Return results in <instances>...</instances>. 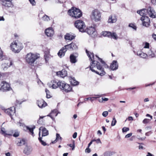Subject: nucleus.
<instances>
[{"mask_svg": "<svg viewBox=\"0 0 156 156\" xmlns=\"http://www.w3.org/2000/svg\"><path fill=\"white\" fill-rule=\"evenodd\" d=\"M86 52L90 59L92 61L90 67V69L93 72H95L97 74L101 76H103L105 74L104 68L100 65V63L94 60V55L93 53L90 52L86 50Z\"/></svg>", "mask_w": 156, "mask_h": 156, "instance_id": "f257e3e1", "label": "nucleus"}, {"mask_svg": "<svg viewBox=\"0 0 156 156\" xmlns=\"http://www.w3.org/2000/svg\"><path fill=\"white\" fill-rule=\"evenodd\" d=\"M137 12L142 16H146L147 15L152 18L156 17L155 11L151 7H149L147 9H144L138 10Z\"/></svg>", "mask_w": 156, "mask_h": 156, "instance_id": "f03ea898", "label": "nucleus"}, {"mask_svg": "<svg viewBox=\"0 0 156 156\" xmlns=\"http://www.w3.org/2000/svg\"><path fill=\"white\" fill-rule=\"evenodd\" d=\"M39 57V54L29 53L26 55L25 58L27 63L30 65H32L35 60Z\"/></svg>", "mask_w": 156, "mask_h": 156, "instance_id": "7ed1b4c3", "label": "nucleus"}, {"mask_svg": "<svg viewBox=\"0 0 156 156\" xmlns=\"http://www.w3.org/2000/svg\"><path fill=\"white\" fill-rule=\"evenodd\" d=\"M68 13L70 16L74 18H79L82 15L80 10L76 8L72 7L68 10Z\"/></svg>", "mask_w": 156, "mask_h": 156, "instance_id": "20e7f679", "label": "nucleus"}, {"mask_svg": "<svg viewBox=\"0 0 156 156\" xmlns=\"http://www.w3.org/2000/svg\"><path fill=\"white\" fill-rule=\"evenodd\" d=\"M90 17L91 19L95 22L100 21L101 18V13L97 9H95L92 11Z\"/></svg>", "mask_w": 156, "mask_h": 156, "instance_id": "39448f33", "label": "nucleus"}, {"mask_svg": "<svg viewBox=\"0 0 156 156\" xmlns=\"http://www.w3.org/2000/svg\"><path fill=\"white\" fill-rule=\"evenodd\" d=\"M23 46L20 43H17L16 41L13 42L12 43L11 45V49L16 53H18L23 48Z\"/></svg>", "mask_w": 156, "mask_h": 156, "instance_id": "423d86ee", "label": "nucleus"}, {"mask_svg": "<svg viewBox=\"0 0 156 156\" xmlns=\"http://www.w3.org/2000/svg\"><path fill=\"white\" fill-rule=\"evenodd\" d=\"M75 26L80 31L82 32H85L86 26L84 22L81 20H78L75 21Z\"/></svg>", "mask_w": 156, "mask_h": 156, "instance_id": "0eeeda50", "label": "nucleus"}, {"mask_svg": "<svg viewBox=\"0 0 156 156\" xmlns=\"http://www.w3.org/2000/svg\"><path fill=\"white\" fill-rule=\"evenodd\" d=\"M60 84L59 88L63 91L66 92L70 91L72 88L69 85L66 83L64 81H61Z\"/></svg>", "mask_w": 156, "mask_h": 156, "instance_id": "6e6552de", "label": "nucleus"}, {"mask_svg": "<svg viewBox=\"0 0 156 156\" xmlns=\"http://www.w3.org/2000/svg\"><path fill=\"white\" fill-rule=\"evenodd\" d=\"M18 124L20 126L23 127L24 130L28 131L32 136H34V129L35 128L34 126H33L32 128H30L27 126H25L24 124L20 122L18 123Z\"/></svg>", "mask_w": 156, "mask_h": 156, "instance_id": "1a4fd4ad", "label": "nucleus"}, {"mask_svg": "<svg viewBox=\"0 0 156 156\" xmlns=\"http://www.w3.org/2000/svg\"><path fill=\"white\" fill-rule=\"evenodd\" d=\"M85 32H87V33L92 37H95L97 34L95 30V29L93 27H89L86 29H85Z\"/></svg>", "mask_w": 156, "mask_h": 156, "instance_id": "9d476101", "label": "nucleus"}, {"mask_svg": "<svg viewBox=\"0 0 156 156\" xmlns=\"http://www.w3.org/2000/svg\"><path fill=\"white\" fill-rule=\"evenodd\" d=\"M61 81H59L57 82L55 80H52L48 83V85L49 87L52 88V89H55L58 87L59 88L60 84L59 83H61Z\"/></svg>", "mask_w": 156, "mask_h": 156, "instance_id": "9b49d317", "label": "nucleus"}, {"mask_svg": "<svg viewBox=\"0 0 156 156\" xmlns=\"http://www.w3.org/2000/svg\"><path fill=\"white\" fill-rule=\"evenodd\" d=\"M148 16L147 15L146 16H142L140 19L142 21L143 26L146 27H147L149 26L150 23V20Z\"/></svg>", "mask_w": 156, "mask_h": 156, "instance_id": "f8f14e48", "label": "nucleus"}, {"mask_svg": "<svg viewBox=\"0 0 156 156\" xmlns=\"http://www.w3.org/2000/svg\"><path fill=\"white\" fill-rule=\"evenodd\" d=\"M1 85V87L0 90L2 91L9 90L11 89L9 84L5 81L2 82Z\"/></svg>", "mask_w": 156, "mask_h": 156, "instance_id": "ddd939ff", "label": "nucleus"}, {"mask_svg": "<svg viewBox=\"0 0 156 156\" xmlns=\"http://www.w3.org/2000/svg\"><path fill=\"white\" fill-rule=\"evenodd\" d=\"M5 112L6 113L10 116L12 119L13 118L12 116L14 115L15 112V108L14 106L12 107L9 108L5 109Z\"/></svg>", "mask_w": 156, "mask_h": 156, "instance_id": "4468645a", "label": "nucleus"}, {"mask_svg": "<svg viewBox=\"0 0 156 156\" xmlns=\"http://www.w3.org/2000/svg\"><path fill=\"white\" fill-rule=\"evenodd\" d=\"M68 44L66 45L64 47H63L62 49L59 50L58 53V55L59 57H61L65 55V52L67 51V50H70L69 46H67Z\"/></svg>", "mask_w": 156, "mask_h": 156, "instance_id": "2eb2a0df", "label": "nucleus"}, {"mask_svg": "<svg viewBox=\"0 0 156 156\" xmlns=\"http://www.w3.org/2000/svg\"><path fill=\"white\" fill-rule=\"evenodd\" d=\"M12 65V62L9 60H6L5 62L2 64V67L4 70H5Z\"/></svg>", "mask_w": 156, "mask_h": 156, "instance_id": "dca6fc26", "label": "nucleus"}, {"mask_svg": "<svg viewBox=\"0 0 156 156\" xmlns=\"http://www.w3.org/2000/svg\"><path fill=\"white\" fill-rule=\"evenodd\" d=\"M45 33L48 37H51L54 34V31L51 27H49L46 29Z\"/></svg>", "mask_w": 156, "mask_h": 156, "instance_id": "f3484780", "label": "nucleus"}, {"mask_svg": "<svg viewBox=\"0 0 156 156\" xmlns=\"http://www.w3.org/2000/svg\"><path fill=\"white\" fill-rule=\"evenodd\" d=\"M37 104L38 107L41 108L45 107L47 105L45 102L42 99L37 100Z\"/></svg>", "mask_w": 156, "mask_h": 156, "instance_id": "a211bd4d", "label": "nucleus"}, {"mask_svg": "<svg viewBox=\"0 0 156 156\" xmlns=\"http://www.w3.org/2000/svg\"><path fill=\"white\" fill-rule=\"evenodd\" d=\"M118 67V64L117 62L115 60L113 61L112 62L110 65V68L112 70H114L117 69Z\"/></svg>", "mask_w": 156, "mask_h": 156, "instance_id": "6ab92c4d", "label": "nucleus"}, {"mask_svg": "<svg viewBox=\"0 0 156 156\" xmlns=\"http://www.w3.org/2000/svg\"><path fill=\"white\" fill-rule=\"evenodd\" d=\"M16 144L18 146H21L24 145L25 143V140L23 139H20L17 138L15 141Z\"/></svg>", "mask_w": 156, "mask_h": 156, "instance_id": "aec40b11", "label": "nucleus"}, {"mask_svg": "<svg viewBox=\"0 0 156 156\" xmlns=\"http://www.w3.org/2000/svg\"><path fill=\"white\" fill-rule=\"evenodd\" d=\"M32 150V149L31 147L27 146L25 147L23 152L25 154L28 155L30 153Z\"/></svg>", "mask_w": 156, "mask_h": 156, "instance_id": "412c9836", "label": "nucleus"}, {"mask_svg": "<svg viewBox=\"0 0 156 156\" xmlns=\"http://www.w3.org/2000/svg\"><path fill=\"white\" fill-rule=\"evenodd\" d=\"M75 36L72 33H67L65 36L66 40H72L74 38Z\"/></svg>", "mask_w": 156, "mask_h": 156, "instance_id": "4be33fe9", "label": "nucleus"}, {"mask_svg": "<svg viewBox=\"0 0 156 156\" xmlns=\"http://www.w3.org/2000/svg\"><path fill=\"white\" fill-rule=\"evenodd\" d=\"M57 74L58 76H60L61 77H64L66 76L67 72L65 70L63 69L60 71L57 72Z\"/></svg>", "mask_w": 156, "mask_h": 156, "instance_id": "5701e85b", "label": "nucleus"}, {"mask_svg": "<svg viewBox=\"0 0 156 156\" xmlns=\"http://www.w3.org/2000/svg\"><path fill=\"white\" fill-rule=\"evenodd\" d=\"M117 20V19L115 15L111 16L109 17L108 20V23H115Z\"/></svg>", "mask_w": 156, "mask_h": 156, "instance_id": "b1692460", "label": "nucleus"}, {"mask_svg": "<svg viewBox=\"0 0 156 156\" xmlns=\"http://www.w3.org/2000/svg\"><path fill=\"white\" fill-rule=\"evenodd\" d=\"M39 129L40 130H42V136H45L48 135V131L45 128L42 127H40Z\"/></svg>", "mask_w": 156, "mask_h": 156, "instance_id": "393cba45", "label": "nucleus"}, {"mask_svg": "<svg viewBox=\"0 0 156 156\" xmlns=\"http://www.w3.org/2000/svg\"><path fill=\"white\" fill-rule=\"evenodd\" d=\"M146 116L147 117H150L151 118V119H145L143 121V123L145 124H147V123H148L152 119V118H153L152 116L151 115L149 114H147L146 115Z\"/></svg>", "mask_w": 156, "mask_h": 156, "instance_id": "a878e982", "label": "nucleus"}, {"mask_svg": "<svg viewBox=\"0 0 156 156\" xmlns=\"http://www.w3.org/2000/svg\"><path fill=\"white\" fill-rule=\"evenodd\" d=\"M5 1L2 2V4L6 7H10L12 5V3L10 0H4Z\"/></svg>", "mask_w": 156, "mask_h": 156, "instance_id": "bb28decb", "label": "nucleus"}, {"mask_svg": "<svg viewBox=\"0 0 156 156\" xmlns=\"http://www.w3.org/2000/svg\"><path fill=\"white\" fill-rule=\"evenodd\" d=\"M70 60L72 63H75L77 62L76 56L73 55H71L70 56Z\"/></svg>", "mask_w": 156, "mask_h": 156, "instance_id": "cd10ccee", "label": "nucleus"}, {"mask_svg": "<svg viewBox=\"0 0 156 156\" xmlns=\"http://www.w3.org/2000/svg\"><path fill=\"white\" fill-rule=\"evenodd\" d=\"M67 46H69L70 50H75L77 48V45L74 43H72L70 44H69Z\"/></svg>", "mask_w": 156, "mask_h": 156, "instance_id": "c85d7f7f", "label": "nucleus"}, {"mask_svg": "<svg viewBox=\"0 0 156 156\" xmlns=\"http://www.w3.org/2000/svg\"><path fill=\"white\" fill-rule=\"evenodd\" d=\"M137 54L138 55L140 56V57L143 58H146L147 56V54L143 52H138Z\"/></svg>", "mask_w": 156, "mask_h": 156, "instance_id": "c756f323", "label": "nucleus"}, {"mask_svg": "<svg viewBox=\"0 0 156 156\" xmlns=\"http://www.w3.org/2000/svg\"><path fill=\"white\" fill-rule=\"evenodd\" d=\"M102 35L104 36L108 37H110V36L111 35V32L107 31L103 32H102Z\"/></svg>", "mask_w": 156, "mask_h": 156, "instance_id": "7c9ffc66", "label": "nucleus"}, {"mask_svg": "<svg viewBox=\"0 0 156 156\" xmlns=\"http://www.w3.org/2000/svg\"><path fill=\"white\" fill-rule=\"evenodd\" d=\"M115 153L114 152L108 151L105 152L104 155V156H111L114 154Z\"/></svg>", "mask_w": 156, "mask_h": 156, "instance_id": "2f4dec72", "label": "nucleus"}, {"mask_svg": "<svg viewBox=\"0 0 156 156\" xmlns=\"http://www.w3.org/2000/svg\"><path fill=\"white\" fill-rule=\"evenodd\" d=\"M111 38H112L115 40H117L118 38V37L116 34L115 32L111 33V35L110 36V37Z\"/></svg>", "mask_w": 156, "mask_h": 156, "instance_id": "473e14b6", "label": "nucleus"}, {"mask_svg": "<svg viewBox=\"0 0 156 156\" xmlns=\"http://www.w3.org/2000/svg\"><path fill=\"white\" fill-rule=\"evenodd\" d=\"M96 56L97 57L99 60L102 63V64L103 65V66H104L106 68V67H108V66L107 65V64H106L105 62L104 61H103L102 59L100 58H99L97 55H96Z\"/></svg>", "mask_w": 156, "mask_h": 156, "instance_id": "72a5a7b5", "label": "nucleus"}, {"mask_svg": "<svg viewBox=\"0 0 156 156\" xmlns=\"http://www.w3.org/2000/svg\"><path fill=\"white\" fill-rule=\"evenodd\" d=\"M147 54L149 56H151V58H153L155 57L154 53L151 49H150L148 52Z\"/></svg>", "mask_w": 156, "mask_h": 156, "instance_id": "f704fd0d", "label": "nucleus"}, {"mask_svg": "<svg viewBox=\"0 0 156 156\" xmlns=\"http://www.w3.org/2000/svg\"><path fill=\"white\" fill-rule=\"evenodd\" d=\"M72 84L73 86H76L78 84L79 82L74 79H73L71 81Z\"/></svg>", "mask_w": 156, "mask_h": 156, "instance_id": "c9c22d12", "label": "nucleus"}, {"mask_svg": "<svg viewBox=\"0 0 156 156\" xmlns=\"http://www.w3.org/2000/svg\"><path fill=\"white\" fill-rule=\"evenodd\" d=\"M42 20L45 21H48L50 20L49 17L47 15L44 16L42 18Z\"/></svg>", "mask_w": 156, "mask_h": 156, "instance_id": "e433bc0d", "label": "nucleus"}, {"mask_svg": "<svg viewBox=\"0 0 156 156\" xmlns=\"http://www.w3.org/2000/svg\"><path fill=\"white\" fill-rule=\"evenodd\" d=\"M38 140L40 141V142L41 143V144L43 146H45L47 145V144L46 142H45L44 141L42 140L41 139V138L40 137L38 138Z\"/></svg>", "mask_w": 156, "mask_h": 156, "instance_id": "4c0bfd02", "label": "nucleus"}, {"mask_svg": "<svg viewBox=\"0 0 156 156\" xmlns=\"http://www.w3.org/2000/svg\"><path fill=\"white\" fill-rule=\"evenodd\" d=\"M45 92L46 94V97L47 98H50L51 97V96L49 94V91L47 89H45Z\"/></svg>", "mask_w": 156, "mask_h": 156, "instance_id": "58836bf2", "label": "nucleus"}, {"mask_svg": "<svg viewBox=\"0 0 156 156\" xmlns=\"http://www.w3.org/2000/svg\"><path fill=\"white\" fill-rule=\"evenodd\" d=\"M116 120L115 119V117H114L113 118V120L112 121V123H111V126H114L116 123Z\"/></svg>", "mask_w": 156, "mask_h": 156, "instance_id": "ea45409f", "label": "nucleus"}, {"mask_svg": "<svg viewBox=\"0 0 156 156\" xmlns=\"http://www.w3.org/2000/svg\"><path fill=\"white\" fill-rule=\"evenodd\" d=\"M61 140L62 137H60V135L59 134L57 133L56 134V140H55L53 143H55L56 142V140H59V139Z\"/></svg>", "mask_w": 156, "mask_h": 156, "instance_id": "a19ab883", "label": "nucleus"}, {"mask_svg": "<svg viewBox=\"0 0 156 156\" xmlns=\"http://www.w3.org/2000/svg\"><path fill=\"white\" fill-rule=\"evenodd\" d=\"M67 145L72 148V150H73L75 147L74 141L73 142V144H68Z\"/></svg>", "mask_w": 156, "mask_h": 156, "instance_id": "79ce46f5", "label": "nucleus"}, {"mask_svg": "<svg viewBox=\"0 0 156 156\" xmlns=\"http://www.w3.org/2000/svg\"><path fill=\"white\" fill-rule=\"evenodd\" d=\"M129 26L132 28L133 29L135 30H136V27L133 24L130 23L129 24Z\"/></svg>", "mask_w": 156, "mask_h": 156, "instance_id": "37998d69", "label": "nucleus"}, {"mask_svg": "<svg viewBox=\"0 0 156 156\" xmlns=\"http://www.w3.org/2000/svg\"><path fill=\"white\" fill-rule=\"evenodd\" d=\"M57 112V110H54L53 111H52L51 114H52V115H54V116H56L58 114L56 113Z\"/></svg>", "mask_w": 156, "mask_h": 156, "instance_id": "c03bdc74", "label": "nucleus"}, {"mask_svg": "<svg viewBox=\"0 0 156 156\" xmlns=\"http://www.w3.org/2000/svg\"><path fill=\"white\" fill-rule=\"evenodd\" d=\"M29 1L33 6L35 5L36 3L35 0H29Z\"/></svg>", "mask_w": 156, "mask_h": 156, "instance_id": "a18cd8bd", "label": "nucleus"}, {"mask_svg": "<svg viewBox=\"0 0 156 156\" xmlns=\"http://www.w3.org/2000/svg\"><path fill=\"white\" fill-rule=\"evenodd\" d=\"M97 97H92V98H85L84 100L85 101H86L87 100H90L91 101V102H92L93 101V100L92 99V98H97Z\"/></svg>", "mask_w": 156, "mask_h": 156, "instance_id": "49530a36", "label": "nucleus"}, {"mask_svg": "<svg viewBox=\"0 0 156 156\" xmlns=\"http://www.w3.org/2000/svg\"><path fill=\"white\" fill-rule=\"evenodd\" d=\"M129 130V129L128 128L124 127L122 129V131L123 132H126Z\"/></svg>", "mask_w": 156, "mask_h": 156, "instance_id": "de8ad7c7", "label": "nucleus"}, {"mask_svg": "<svg viewBox=\"0 0 156 156\" xmlns=\"http://www.w3.org/2000/svg\"><path fill=\"white\" fill-rule=\"evenodd\" d=\"M108 112L107 111H104L103 112L102 115L104 117H106L108 115Z\"/></svg>", "mask_w": 156, "mask_h": 156, "instance_id": "09e8293b", "label": "nucleus"}, {"mask_svg": "<svg viewBox=\"0 0 156 156\" xmlns=\"http://www.w3.org/2000/svg\"><path fill=\"white\" fill-rule=\"evenodd\" d=\"M20 135V133L19 132H15L13 135V136L15 137L18 136Z\"/></svg>", "mask_w": 156, "mask_h": 156, "instance_id": "8fccbe9b", "label": "nucleus"}, {"mask_svg": "<svg viewBox=\"0 0 156 156\" xmlns=\"http://www.w3.org/2000/svg\"><path fill=\"white\" fill-rule=\"evenodd\" d=\"M1 133L2 134H5V129L4 128H2Z\"/></svg>", "mask_w": 156, "mask_h": 156, "instance_id": "3c124183", "label": "nucleus"}, {"mask_svg": "<svg viewBox=\"0 0 156 156\" xmlns=\"http://www.w3.org/2000/svg\"><path fill=\"white\" fill-rule=\"evenodd\" d=\"M149 44L147 42H146L145 43V45L144 47L145 48H149Z\"/></svg>", "mask_w": 156, "mask_h": 156, "instance_id": "603ef678", "label": "nucleus"}, {"mask_svg": "<svg viewBox=\"0 0 156 156\" xmlns=\"http://www.w3.org/2000/svg\"><path fill=\"white\" fill-rule=\"evenodd\" d=\"M89 147H87L85 149V152L88 153H89L90 152V150L89 148Z\"/></svg>", "mask_w": 156, "mask_h": 156, "instance_id": "864d4df0", "label": "nucleus"}, {"mask_svg": "<svg viewBox=\"0 0 156 156\" xmlns=\"http://www.w3.org/2000/svg\"><path fill=\"white\" fill-rule=\"evenodd\" d=\"M132 135V133H129L127 134L126 135L125 137L126 138H128L130 137Z\"/></svg>", "mask_w": 156, "mask_h": 156, "instance_id": "5fc2aeb1", "label": "nucleus"}, {"mask_svg": "<svg viewBox=\"0 0 156 156\" xmlns=\"http://www.w3.org/2000/svg\"><path fill=\"white\" fill-rule=\"evenodd\" d=\"M93 140H95L94 141H96V143H101V141L100 140L99 138H98L97 140L93 139Z\"/></svg>", "mask_w": 156, "mask_h": 156, "instance_id": "6e6d98bb", "label": "nucleus"}, {"mask_svg": "<svg viewBox=\"0 0 156 156\" xmlns=\"http://www.w3.org/2000/svg\"><path fill=\"white\" fill-rule=\"evenodd\" d=\"M47 116L50 117L51 118V119H54L53 116H54V115H52V114H51V113L50 114H48V115H47Z\"/></svg>", "mask_w": 156, "mask_h": 156, "instance_id": "4d7b16f0", "label": "nucleus"}, {"mask_svg": "<svg viewBox=\"0 0 156 156\" xmlns=\"http://www.w3.org/2000/svg\"><path fill=\"white\" fill-rule=\"evenodd\" d=\"M77 133L76 132H75L73 135V137L74 138H76V137Z\"/></svg>", "mask_w": 156, "mask_h": 156, "instance_id": "13d9d810", "label": "nucleus"}, {"mask_svg": "<svg viewBox=\"0 0 156 156\" xmlns=\"http://www.w3.org/2000/svg\"><path fill=\"white\" fill-rule=\"evenodd\" d=\"M94 140H92L88 144V147H89L90 145L92 144L93 142L94 141Z\"/></svg>", "mask_w": 156, "mask_h": 156, "instance_id": "bf43d9fd", "label": "nucleus"}, {"mask_svg": "<svg viewBox=\"0 0 156 156\" xmlns=\"http://www.w3.org/2000/svg\"><path fill=\"white\" fill-rule=\"evenodd\" d=\"M44 57L45 60L46 62H47V61L49 60L48 57L47 56L44 55Z\"/></svg>", "mask_w": 156, "mask_h": 156, "instance_id": "052dcab7", "label": "nucleus"}, {"mask_svg": "<svg viewBox=\"0 0 156 156\" xmlns=\"http://www.w3.org/2000/svg\"><path fill=\"white\" fill-rule=\"evenodd\" d=\"M102 99L103 100V101H108V98H102Z\"/></svg>", "mask_w": 156, "mask_h": 156, "instance_id": "680f3d73", "label": "nucleus"}, {"mask_svg": "<svg viewBox=\"0 0 156 156\" xmlns=\"http://www.w3.org/2000/svg\"><path fill=\"white\" fill-rule=\"evenodd\" d=\"M144 102H148L149 101V99L148 98H147L144 99Z\"/></svg>", "mask_w": 156, "mask_h": 156, "instance_id": "e2e57ef3", "label": "nucleus"}, {"mask_svg": "<svg viewBox=\"0 0 156 156\" xmlns=\"http://www.w3.org/2000/svg\"><path fill=\"white\" fill-rule=\"evenodd\" d=\"M138 139H139V140H145V139H146V137H140V138H138Z\"/></svg>", "mask_w": 156, "mask_h": 156, "instance_id": "0e129e2a", "label": "nucleus"}, {"mask_svg": "<svg viewBox=\"0 0 156 156\" xmlns=\"http://www.w3.org/2000/svg\"><path fill=\"white\" fill-rule=\"evenodd\" d=\"M128 121H131L133 120V118L131 116L129 117L128 118Z\"/></svg>", "mask_w": 156, "mask_h": 156, "instance_id": "69168bd1", "label": "nucleus"}, {"mask_svg": "<svg viewBox=\"0 0 156 156\" xmlns=\"http://www.w3.org/2000/svg\"><path fill=\"white\" fill-rule=\"evenodd\" d=\"M146 156H154V155L151 154L150 152H148L147 154V155Z\"/></svg>", "mask_w": 156, "mask_h": 156, "instance_id": "338daca9", "label": "nucleus"}, {"mask_svg": "<svg viewBox=\"0 0 156 156\" xmlns=\"http://www.w3.org/2000/svg\"><path fill=\"white\" fill-rule=\"evenodd\" d=\"M153 38L156 41V35L154 34L152 35Z\"/></svg>", "mask_w": 156, "mask_h": 156, "instance_id": "774afa93", "label": "nucleus"}]
</instances>
